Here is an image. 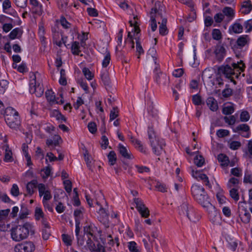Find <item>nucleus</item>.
<instances>
[{
	"label": "nucleus",
	"mask_w": 252,
	"mask_h": 252,
	"mask_svg": "<svg viewBox=\"0 0 252 252\" xmlns=\"http://www.w3.org/2000/svg\"><path fill=\"white\" fill-rule=\"evenodd\" d=\"M51 168L50 166H47L41 170V175L43 179H45L50 177L51 175Z\"/></svg>",
	"instance_id": "nucleus-50"
},
{
	"label": "nucleus",
	"mask_w": 252,
	"mask_h": 252,
	"mask_svg": "<svg viewBox=\"0 0 252 252\" xmlns=\"http://www.w3.org/2000/svg\"><path fill=\"white\" fill-rule=\"evenodd\" d=\"M127 247L129 252H141V248L135 241L128 242Z\"/></svg>",
	"instance_id": "nucleus-37"
},
{
	"label": "nucleus",
	"mask_w": 252,
	"mask_h": 252,
	"mask_svg": "<svg viewBox=\"0 0 252 252\" xmlns=\"http://www.w3.org/2000/svg\"><path fill=\"white\" fill-rule=\"evenodd\" d=\"M212 36L213 38L216 40H219L222 37L221 33L220 30L217 29L213 30L212 32Z\"/></svg>",
	"instance_id": "nucleus-54"
},
{
	"label": "nucleus",
	"mask_w": 252,
	"mask_h": 252,
	"mask_svg": "<svg viewBox=\"0 0 252 252\" xmlns=\"http://www.w3.org/2000/svg\"><path fill=\"white\" fill-rule=\"evenodd\" d=\"M224 19V16L221 13H218L214 16V19L216 23H220Z\"/></svg>",
	"instance_id": "nucleus-61"
},
{
	"label": "nucleus",
	"mask_w": 252,
	"mask_h": 252,
	"mask_svg": "<svg viewBox=\"0 0 252 252\" xmlns=\"http://www.w3.org/2000/svg\"><path fill=\"white\" fill-rule=\"evenodd\" d=\"M59 81V83L62 85H65L67 84L65 72L63 69H61L60 71V78Z\"/></svg>",
	"instance_id": "nucleus-55"
},
{
	"label": "nucleus",
	"mask_w": 252,
	"mask_h": 252,
	"mask_svg": "<svg viewBox=\"0 0 252 252\" xmlns=\"http://www.w3.org/2000/svg\"><path fill=\"white\" fill-rule=\"evenodd\" d=\"M192 176L198 180L202 181L206 186H208L209 188L211 187L208 177L203 174L202 171L192 170Z\"/></svg>",
	"instance_id": "nucleus-17"
},
{
	"label": "nucleus",
	"mask_w": 252,
	"mask_h": 252,
	"mask_svg": "<svg viewBox=\"0 0 252 252\" xmlns=\"http://www.w3.org/2000/svg\"><path fill=\"white\" fill-rule=\"evenodd\" d=\"M207 105L210 109L213 111H216L218 109L217 100L213 97L208 98L206 101Z\"/></svg>",
	"instance_id": "nucleus-29"
},
{
	"label": "nucleus",
	"mask_w": 252,
	"mask_h": 252,
	"mask_svg": "<svg viewBox=\"0 0 252 252\" xmlns=\"http://www.w3.org/2000/svg\"><path fill=\"white\" fill-rule=\"evenodd\" d=\"M229 148L232 150H236L239 149L241 144L238 141L229 140L228 142Z\"/></svg>",
	"instance_id": "nucleus-45"
},
{
	"label": "nucleus",
	"mask_w": 252,
	"mask_h": 252,
	"mask_svg": "<svg viewBox=\"0 0 252 252\" xmlns=\"http://www.w3.org/2000/svg\"><path fill=\"white\" fill-rule=\"evenodd\" d=\"M37 182L36 180H32L27 185V190L29 194L32 195L34 192L37 186Z\"/></svg>",
	"instance_id": "nucleus-41"
},
{
	"label": "nucleus",
	"mask_w": 252,
	"mask_h": 252,
	"mask_svg": "<svg viewBox=\"0 0 252 252\" xmlns=\"http://www.w3.org/2000/svg\"><path fill=\"white\" fill-rule=\"evenodd\" d=\"M218 159L219 162L220 163V165L225 167L229 165L230 166H233L234 163L232 162H230L228 157L223 154H220L218 155Z\"/></svg>",
	"instance_id": "nucleus-22"
},
{
	"label": "nucleus",
	"mask_w": 252,
	"mask_h": 252,
	"mask_svg": "<svg viewBox=\"0 0 252 252\" xmlns=\"http://www.w3.org/2000/svg\"><path fill=\"white\" fill-rule=\"evenodd\" d=\"M245 203L239 204L238 208L239 216L241 220L244 223H248L251 220V215L244 206Z\"/></svg>",
	"instance_id": "nucleus-14"
},
{
	"label": "nucleus",
	"mask_w": 252,
	"mask_h": 252,
	"mask_svg": "<svg viewBox=\"0 0 252 252\" xmlns=\"http://www.w3.org/2000/svg\"><path fill=\"white\" fill-rule=\"evenodd\" d=\"M4 118L8 126L13 129H17L20 125V119L17 111L12 107H9L5 109Z\"/></svg>",
	"instance_id": "nucleus-4"
},
{
	"label": "nucleus",
	"mask_w": 252,
	"mask_h": 252,
	"mask_svg": "<svg viewBox=\"0 0 252 252\" xmlns=\"http://www.w3.org/2000/svg\"><path fill=\"white\" fill-rule=\"evenodd\" d=\"M70 50L71 53L74 55H78L81 52L79 42L73 41L71 45Z\"/></svg>",
	"instance_id": "nucleus-40"
},
{
	"label": "nucleus",
	"mask_w": 252,
	"mask_h": 252,
	"mask_svg": "<svg viewBox=\"0 0 252 252\" xmlns=\"http://www.w3.org/2000/svg\"><path fill=\"white\" fill-rule=\"evenodd\" d=\"M10 212L8 209L0 210V230L1 231H6L9 227V225L5 224L6 220Z\"/></svg>",
	"instance_id": "nucleus-15"
},
{
	"label": "nucleus",
	"mask_w": 252,
	"mask_h": 252,
	"mask_svg": "<svg viewBox=\"0 0 252 252\" xmlns=\"http://www.w3.org/2000/svg\"><path fill=\"white\" fill-rule=\"evenodd\" d=\"M11 194L14 196H17L19 194V189L17 184H13L10 190Z\"/></svg>",
	"instance_id": "nucleus-62"
},
{
	"label": "nucleus",
	"mask_w": 252,
	"mask_h": 252,
	"mask_svg": "<svg viewBox=\"0 0 252 252\" xmlns=\"http://www.w3.org/2000/svg\"><path fill=\"white\" fill-rule=\"evenodd\" d=\"M134 202L136 205V208L141 217L147 218L150 216V211L145 206L143 202L139 198H134Z\"/></svg>",
	"instance_id": "nucleus-13"
},
{
	"label": "nucleus",
	"mask_w": 252,
	"mask_h": 252,
	"mask_svg": "<svg viewBox=\"0 0 252 252\" xmlns=\"http://www.w3.org/2000/svg\"><path fill=\"white\" fill-rule=\"evenodd\" d=\"M50 116L52 117L55 118L57 120L61 123L65 122L66 121L65 117L58 110L56 109L53 110L50 112Z\"/></svg>",
	"instance_id": "nucleus-34"
},
{
	"label": "nucleus",
	"mask_w": 252,
	"mask_h": 252,
	"mask_svg": "<svg viewBox=\"0 0 252 252\" xmlns=\"http://www.w3.org/2000/svg\"><path fill=\"white\" fill-rule=\"evenodd\" d=\"M28 146L27 144L24 143L22 146V149L23 152V155L27 161V164L28 166H31L32 165V162L31 160V158L28 152Z\"/></svg>",
	"instance_id": "nucleus-27"
},
{
	"label": "nucleus",
	"mask_w": 252,
	"mask_h": 252,
	"mask_svg": "<svg viewBox=\"0 0 252 252\" xmlns=\"http://www.w3.org/2000/svg\"><path fill=\"white\" fill-rule=\"evenodd\" d=\"M118 147L120 153L124 158L127 159H131L133 158L129 150H128L123 145L119 144Z\"/></svg>",
	"instance_id": "nucleus-24"
},
{
	"label": "nucleus",
	"mask_w": 252,
	"mask_h": 252,
	"mask_svg": "<svg viewBox=\"0 0 252 252\" xmlns=\"http://www.w3.org/2000/svg\"><path fill=\"white\" fill-rule=\"evenodd\" d=\"M222 113L225 115H229L234 111V104L231 102H226L223 105Z\"/></svg>",
	"instance_id": "nucleus-30"
},
{
	"label": "nucleus",
	"mask_w": 252,
	"mask_h": 252,
	"mask_svg": "<svg viewBox=\"0 0 252 252\" xmlns=\"http://www.w3.org/2000/svg\"><path fill=\"white\" fill-rule=\"evenodd\" d=\"M61 137L58 135H55L52 138L47 140L46 144L48 146H56L60 143Z\"/></svg>",
	"instance_id": "nucleus-36"
},
{
	"label": "nucleus",
	"mask_w": 252,
	"mask_h": 252,
	"mask_svg": "<svg viewBox=\"0 0 252 252\" xmlns=\"http://www.w3.org/2000/svg\"><path fill=\"white\" fill-rule=\"evenodd\" d=\"M150 27L152 32H155L157 29V21L158 24L160 23V20L162 18V14L156 8H152L150 12Z\"/></svg>",
	"instance_id": "nucleus-9"
},
{
	"label": "nucleus",
	"mask_w": 252,
	"mask_h": 252,
	"mask_svg": "<svg viewBox=\"0 0 252 252\" xmlns=\"http://www.w3.org/2000/svg\"><path fill=\"white\" fill-rule=\"evenodd\" d=\"M32 227V226L29 223L12 227L10 230L11 239L15 242H20L26 239Z\"/></svg>",
	"instance_id": "nucleus-3"
},
{
	"label": "nucleus",
	"mask_w": 252,
	"mask_h": 252,
	"mask_svg": "<svg viewBox=\"0 0 252 252\" xmlns=\"http://www.w3.org/2000/svg\"><path fill=\"white\" fill-rule=\"evenodd\" d=\"M45 95L47 100L51 103L54 104L56 101V97L54 93L52 90H47L45 92Z\"/></svg>",
	"instance_id": "nucleus-43"
},
{
	"label": "nucleus",
	"mask_w": 252,
	"mask_h": 252,
	"mask_svg": "<svg viewBox=\"0 0 252 252\" xmlns=\"http://www.w3.org/2000/svg\"><path fill=\"white\" fill-rule=\"evenodd\" d=\"M82 72L85 78L89 81L93 80L94 77V74L89 68L84 67Z\"/></svg>",
	"instance_id": "nucleus-44"
},
{
	"label": "nucleus",
	"mask_w": 252,
	"mask_h": 252,
	"mask_svg": "<svg viewBox=\"0 0 252 252\" xmlns=\"http://www.w3.org/2000/svg\"><path fill=\"white\" fill-rule=\"evenodd\" d=\"M186 151L187 153L190 156L196 155L194 158V162L197 166L201 167L203 165L205 161L204 159L202 156L198 154V151L192 153L189 148H187Z\"/></svg>",
	"instance_id": "nucleus-19"
},
{
	"label": "nucleus",
	"mask_w": 252,
	"mask_h": 252,
	"mask_svg": "<svg viewBox=\"0 0 252 252\" xmlns=\"http://www.w3.org/2000/svg\"><path fill=\"white\" fill-rule=\"evenodd\" d=\"M194 198L203 207L207 202H210L204 188L200 185L193 184L191 189Z\"/></svg>",
	"instance_id": "nucleus-7"
},
{
	"label": "nucleus",
	"mask_w": 252,
	"mask_h": 252,
	"mask_svg": "<svg viewBox=\"0 0 252 252\" xmlns=\"http://www.w3.org/2000/svg\"><path fill=\"white\" fill-rule=\"evenodd\" d=\"M203 207L206 210L208 213L209 217L213 222H217L220 219V215L216 210L215 207L210 202H207Z\"/></svg>",
	"instance_id": "nucleus-11"
},
{
	"label": "nucleus",
	"mask_w": 252,
	"mask_h": 252,
	"mask_svg": "<svg viewBox=\"0 0 252 252\" xmlns=\"http://www.w3.org/2000/svg\"><path fill=\"white\" fill-rule=\"evenodd\" d=\"M83 210L84 209L81 208L74 211V215L75 219V221L77 220L78 221L80 222V220L83 217Z\"/></svg>",
	"instance_id": "nucleus-57"
},
{
	"label": "nucleus",
	"mask_w": 252,
	"mask_h": 252,
	"mask_svg": "<svg viewBox=\"0 0 252 252\" xmlns=\"http://www.w3.org/2000/svg\"><path fill=\"white\" fill-rule=\"evenodd\" d=\"M252 10V3L250 0H246L241 2L239 12L243 15L250 13Z\"/></svg>",
	"instance_id": "nucleus-18"
},
{
	"label": "nucleus",
	"mask_w": 252,
	"mask_h": 252,
	"mask_svg": "<svg viewBox=\"0 0 252 252\" xmlns=\"http://www.w3.org/2000/svg\"><path fill=\"white\" fill-rule=\"evenodd\" d=\"M239 189H229L230 196L235 201L239 199L238 190Z\"/></svg>",
	"instance_id": "nucleus-53"
},
{
	"label": "nucleus",
	"mask_w": 252,
	"mask_h": 252,
	"mask_svg": "<svg viewBox=\"0 0 252 252\" xmlns=\"http://www.w3.org/2000/svg\"><path fill=\"white\" fill-rule=\"evenodd\" d=\"M155 80L158 84H165L168 80V77L164 73L158 72L155 74Z\"/></svg>",
	"instance_id": "nucleus-28"
},
{
	"label": "nucleus",
	"mask_w": 252,
	"mask_h": 252,
	"mask_svg": "<svg viewBox=\"0 0 252 252\" xmlns=\"http://www.w3.org/2000/svg\"><path fill=\"white\" fill-rule=\"evenodd\" d=\"M131 27V30L128 32V37L127 41L130 40L131 42V47L134 48L133 39L136 40V52L138 53V58H140V55L143 54L144 51L138 40V34L140 30L139 27V19L137 15L134 16L132 19H130L129 21Z\"/></svg>",
	"instance_id": "nucleus-2"
},
{
	"label": "nucleus",
	"mask_w": 252,
	"mask_h": 252,
	"mask_svg": "<svg viewBox=\"0 0 252 252\" xmlns=\"http://www.w3.org/2000/svg\"><path fill=\"white\" fill-rule=\"evenodd\" d=\"M34 249V245L31 241L17 244L14 247L15 252H32Z\"/></svg>",
	"instance_id": "nucleus-12"
},
{
	"label": "nucleus",
	"mask_w": 252,
	"mask_h": 252,
	"mask_svg": "<svg viewBox=\"0 0 252 252\" xmlns=\"http://www.w3.org/2000/svg\"><path fill=\"white\" fill-rule=\"evenodd\" d=\"M45 32V31L43 24L42 22H41L38 25V34L41 42L44 46H45L46 44L45 37L44 36Z\"/></svg>",
	"instance_id": "nucleus-33"
},
{
	"label": "nucleus",
	"mask_w": 252,
	"mask_h": 252,
	"mask_svg": "<svg viewBox=\"0 0 252 252\" xmlns=\"http://www.w3.org/2000/svg\"><path fill=\"white\" fill-rule=\"evenodd\" d=\"M216 134L219 137H224L229 134V130L227 129H220L217 131Z\"/></svg>",
	"instance_id": "nucleus-60"
},
{
	"label": "nucleus",
	"mask_w": 252,
	"mask_h": 252,
	"mask_svg": "<svg viewBox=\"0 0 252 252\" xmlns=\"http://www.w3.org/2000/svg\"><path fill=\"white\" fill-rule=\"evenodd\" d=\"M222 11L224 16H226L229 20H232L235 16V11L231 7H225Z\"/></svg>",
	"instance_id": "nucleus-32"
},
{
	"label": "nucleus",
	"mask_w": 252,
	"mask_h": 252,
	"mask_svg": "<svg viewBox=\"0 0 252 252\" xmlns=\"http://www.w3.org/2000/svg\"><path fill=\"white\" fill-rule=\"evenodd\" d=\"M229 30L230 32L240 33L243 32V27L241 24L237 21L231 25Z\"/></svg>",
	"instance_id": "nucleus-26"
},
{
	"label": "nucleus",
	"mask_w": 252,
	"mask_h": 252,
	"mask_svg": "<svg viewBox=\"0 0 252 252\" xmlns=\"http://www.w3.org/2000/svg\"><path fill=\"white\" fill-rule=\"evenodd\" d=\"M2 150L4 151V161L6 162H11L14 160L13 153L7 144H5L2 147Z\"/></svg>",
	"instance_id": "nucleus-21"
},
{
	"label": "nucleus",
	"mask_w": 252,
	"mask_h": 252,
	"mask_svg": "<svg viewBox=\"0 0 252 252\" xmlns=\"http://www.w3.org/2000/svg\"><path fill=\"white\" fill-rule=\"evenodd\" d=\"M60 22L61 25L63 28L69 29L71 28V24L69 23L64 17H62L60 18Z\"/></svg>",
	"instance_id": "nucleus-59"
},
{
	"label": "nucleus",
	"mask_w": 252,
	"mask_h": 252,
	"mask_svg": "<svg viewBox=\"0 0 252 252\" xmlns=\"http://www.w3.org/2000/svg\"><path fill=\"white\" fill-rule=\"evenodd\" d=\"M89 248L91 252H104V247L100 244H92L89 246Z\"/></svg>",
	"instance_id": "nucleus-38"
},
{
	"label": "nucleus",
	"mask_w": 252,
	"mask_h": 252,
	"mask_svg": "<svg viewBox=\"0 0 252 252\" xmlns=\"http://www.w3.org/2000/svg\"><path fill=\"white\" fill-rule=\"evenodd\" d=\"M240 181L235 177H231L227 183V188L229 189H239Z\"/></svg>",
	"instance_id": "nucleus-23"
},
{
	"label": "nucleus",
	"mask_w": 252,
	"mask_h": 252,
	"mask_svg": "<svg viewBox=\"0 0 252 252\" xmlns=\"http://www.w3.org/2000/svg\"><path fill=\"white\" fill-rule=\"evenodd\" d=\"M135 229L136 231L141 232L143 230V228L140 220L137 218L134 220Z\"/></svg>",
	"instance_id": "nucleus-63"
},
{
	"label": "nucleus",
	"mask_w": 252,
	"mask_h": 252,
	"mask_svg": "<svg viewBox=\"0 0 252 252\" xmlns=\"http://www.w3.org/2000/svg\"><path fill=\"white\" fill-rule=\"evenodd\" d=\"M250 38L247 35H243L240 36L237 40V44L238 46L241 48L243 47L246 45L248 44Z\"/></svg>",
	"instance_id": "nucleus-35"
},
{
	"label": "nucleus",
	"mask_w": 252,
	"mask_h": 252,
	"mask_svg": "<svg viewBox=\"0 0 252 252\" xmlns=\"http://www.w3.org/2000/svg\"><path fill=\"white\" fill-rule=\"evenodd\" d=\"M59 34L58 33L57 35L55 34L53 37V43L57 45L59 47H61L63 45V44H64V45L67 47V46L69 45V44L66 45V39H67L66 37H63L62 38V40H58L56 36H59Z\"/></svg>",
	"instance_id": "nucleus-42"
},
{
	"label": "nucleus",
	"mask_w": 252,
	"mask_h": 252,
	"mask_svg": "<svg viewBox=\"0 0 252 252\" xmlns=\"http://www.w3.org/2000/svg\"><path fill=\"white\" fill-rule=\"evenodd\" d=\"M231 174L237 177H241L242 176V169L240 168H233L230 171Z\"/></svg>",
	"instance_id": "nucleus-56"
},
{
	"label": "nucleus",
	"mask_w": 252,
	"mask_h": 252,
	"mask_svg": "<svg viewBox=\"0 0 252 252\" xmlns=\"http://www.w3.org/2000/svg\"><path fill=\"white\" fill-rule=\"evenodd\" d=\"M232 59L228 58L226 60V62L228 63L231 64V66L228 64L222 66L219 68V72L222 73L224 76L229 79L234 85L236 84L235 79H239L241 76L244 77L245 74L242 73L245 69V65L243 61H240L237 63H231Z\"/></svg>",
	"instance_id": "nucleus-1"
},
{
	"label": "nucleus",
	"mask_w": 252,
	"mask_h": 252,
	"mask_svg": "<svg viewBox=\"0 0 252 252\" xmlns=\"http://www.w3.org/2000/svg\"><path fill=\"white\" fill-rule=\"evenodd\" d=\"M167 19L162 16L160 20V23L159 28V33L162 35H165L167 34V29L166 27Z\"/></svg>",
	"instance_id": "nucleus-31"
},
{
	"label": "nucleus",
	"mask_w": 252,
	"mask_h": 252,
	"mask_svg": "<svg viewBox=\"0 0 252 252\" xmlns=\"http://www.w3.org/2000/svg\"><path fill=\"white\" fill-rule=\"evenodd\" d=\"M34 216L36 220L44 219V213L40 207H36L35 208Z\"/></svg>",
	"instance_id": "nucleus-46"
},
{
	"label": "nucleus",
	"mask_w": 252,
	"mask_h": 252,
	"mask_svg": "<svg viewBox=\"0 0 252 252\" xmlns=\"http://www.w3.org/2000/svg\"><path fill=\"white\" fill-rule=\"evenodd\" d=\"M111 57L109 52L106 51L104 55V58L102 62V65L103 67H106L110 63Z\"/></svg>",
	"instance_id": "nucleus-48"
},
{
	"label": "nucleus",
	"mask_w": 252,
	"mask_h": 252,
	"mask_svg": "<svg viewBox=\"0 0 252 252\" xmlns=\"http://www.w3.org/2000/svg\"><path fill=\"white\" fill-rule=\"evenodd\" d=\"M108 159L109 164L111 165H113L115 164L117 158L116 155L114 151H110L108 155Z\"/></svg>",
	"instance_id": "nucleus-51"
},
{
	"label": "nucleus",
	"mask_w": 252,
	"mask_h": 252,
	"mask_svg": "<svg viewBox=\"0 0 252 252\" xmlns=\"http://www.w3.org/2000/svg\"><path fill=\"white\" fill-rule=\"evenodd\" d=\"M148 133L153 152L157 155H160L165 145L164 141L163 139H159L156 136L152 127L148 128Z\"/></svg>",
	"instance_id": "nucleus-5"
},
{
	"label": "nucleus",
	"mask_w": 252,
	"mask_h": 252,
	"mask_svg": "<svg viewBox=\"0 0 252 252\" xmlns=\"http://www.w3.org/2000/svg\"><path fill=\"white\" fill-rule=\"evenodd\" d=\"M180 215L187 217L192 222H195L199 219V216L195 209L187 202H184L179 207Z\"/></svg>",
	"instance_id": "nucleus-6"
},
{
	"label": "nucleus",
	"mask_w": 252,
	"mask_h": 252,
	"mask_svg": "<svg viewBox=\"0 0 252 252\" xmlns=\"http://www.w3.org/2000/svg\"><path fill=\"white\" fill-rule=\"evenodd\" d=\"M2 11L3 13L13 15L15 13V11L12 10V12H10V10L11 8V2L10 0H4L2 3Z\"/></svg>",
	"instance_id": "nucleus-25"
},
{
	"label": "nucleus",
	"mask_w": 252,
	"mask_h": 252,
	"mask_svg": "<svg viewBox=\"0 0 252 252\" xmlns=\"http://www.w3.org/2000/svg\"><path fill=\"white\" fill-rule=\"evenodd\" d=\"M147 58L149 60H152L155 65L157 64V52L155 48H150L148 52Z\"/></svg>",
	"instance_id": "nucleus-39"
},
{
	"label": "nucleus",
	"mask_w": 252,
	"mask_h": 252,
	"mask_svg": "<svg viewBox=\"0 0 252 252\" xmlns=\"http://www.w3.org/2000/svg\"><path fill=\"white\" fill-rule=\"evenodd\" d=\"M8 86V82L6 80L0 81V94H3Z\"/></svg>",
	"instance_id": "nucleus-52"
},
{
	"label": "nucleus",
	"mask_w": 252,
	"mask_h": 252,
	"mask_svg": "<svg viewBox=\"0 0 252 252\" xmlns=\"http://www.w3.org/2000/svg\"><path fill=\"white\" fill-rule=\"evenodd\" d=\"M216 197L220 205H223L225 204L227 202L226 198L223 195V193L221 192H218L216 194Z\"/></svg>",
	"instance_id": "nucleus-49"
},
{
	"label": "nucleus",
	"mask_w": 252,
	"mask_h": 252,
	"mask_svg": "<svg viewBox=\"0 0 252 252\" xmlns=\"http://www.w3.org/2000/svg\"><path fill=\"white\" fill-rule=\"evenodd\" d=\"M249 130L250 127L249 126L245 124L239 125V126L233 128V131L234 132H239L240 131L243 132V134L242 133L241 134L243 137H249Z\"/></svg>",
	"instance_id": "nucleus-20"
},
{
	"label": "nucleus",
	"mask_w": 252,
	"mask_h": 252,
	"mask_svg": "<svg viewBox=\"0 0 252 252\" xmlns=\"http://www.w3.org/2000/svg\"><path fill=\"white\" fill-rule=\"evenodd\" d=\"M62 237L63 241L66 246H70L71 245L72 238L71 236L63 234L62 235Z\"/></svg>",
	"instance_id": "nucleus-58"
},
{
	"label": "nucleus",
	"mask_w": 252,
	"mask_h": 252,
	"mask_svg": "<svg viewBox=\"0 0 252 252\" xmlns=\"http://www.w3.org/2000/svg\"><path fill=\"white\" fill-rule=\"evenodd\" d=\"M30 92L31 94H34L37 97H40L43 94L44 89L42 85H36L35 81L34 80L30 83Z\"/></svg>",
	"instance_id": "nucleus-16"
},
{
	"label": "nucleus",
	"mask_w": 252,
	"mask_h": 252,
	"mask_svg": "<svg viewBox=\"0 0 252 252\" xmlns=\"http://www.w3.org/2000/svg\"><path fill=\"white\" fill-rule=\"evenodd\" d=\"M21 35V31L18 28L13 30L9 34V38L11 39H14L18 38Z\"/></svg>",
	"instance_id": "nucleus-47"
},
{
	"label": "nucleus",
	"mask_w": 252,
	"mask_h": 252,
	"mask_svg": "<svg viewBox=\"0 0 252 252\" xmlns=\"http://www.w3.org/2000/svg\"><path fill=\"white\" fill-rule=\"evenodd\" d=\"M39 191V195L41 197L43 196L42 203L44 207L48 205L47 201L52 198V195L49 189L43 184H39L37 185Z\"/></svg>",
	"instance_id": "nucleus-10"
},
{
	"label": "nucleus",
	"mask_w": 252,
	"mask_h": 252,
	"mask_svg": "<svg viewBox=\"0 0 252 252\" xmlns=\"http://www.w3.org/2000/svg\"><path fill=\"white\" fill-rule=\"evenodd\" d=\"M88 128L89 131L94 134L96 132L97 130L96 125L94 122H90L88 125Z\"/></svg>",
	"instance_id": "nucleus-64"
},
{
	"label": "nucleus",
	"mask_w": 252,
	"mask_h": 252,
	"mask_svg": "<svg viewBox=\"0 0 252 252\" xmlns=\"http://www.w3.org/2000/svg\"><path fill=\"white\" fill-rule=\"evenodd\" d=\"M210 56L217 61H221L225 56V49L220 44H217L207 50Z\"/></svg>",
	"instance_id": "nucleus-8"
}]
</instances>
